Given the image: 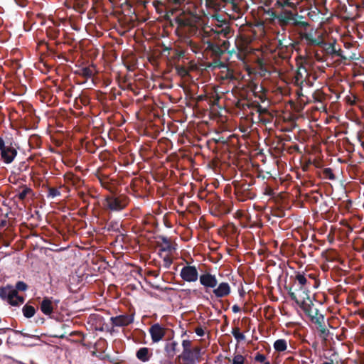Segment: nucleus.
<instances>
[{
    "mask_svg": "<svg viewBox=\"0 0 364 364\" xmlns=\"http://www.w3.org/2000/svg\"><path fill=\"white\" fill-rule=\"evenodd\" d=\"M183 350L176 358L177 364H198L202 360L203 348L200 346H193V342L184 339L181 343Z\"/></svg>",
    "mask_w": 364,
    "mask_h": 364,
    "instance_id": "obj_1",
    "label": "nucleus"
},
{
    "mask_svg": "<svg viewBox=\"0 0 364 364\" xmlns=\"http://www.w3.org/2000/svg\"><path fill=\"white\" fill-rule=\"evenodd\" d=\"M304 16L299 15L297 12L290 9H282L279 12L277 24L285 30L289 26L293 27L306 28L309 26V23L306 21H301Z\"/></svg>",
    "mask_w": 364,
    "mask_h": 364,
    "instance_id": "obj_2",
    "label": "nucleus"
},
{
    "mask_svg": "<svg viewBox=\"0 0 364 364\" xmlns=\"http://www.w3.org/2000/svg\"><path fill=\"white\" fill-rule=\"evenodd\" d=\"M255 183V179L251 177L241 181H234L232 185L237 199L241 201H245L255 198L256 193L252 188Z\"/></svg>",
    "mask_w": 364,
    "mask_h": 364,
    "instance_id": "obj_3",
    "label": "nucleus"
},
{
    "mask_svg": "<svg viewBox=\"0 0 364 364\" xmlns=\"http://www.w3.org/2000/svg\"><path fill=\"white\" fill-rule=\"evenodd\" d=\"M292 288L289 290V295L291 300L294 301L299 306L304 310V311L311 317L312 322L316 326L325 322L324 316L319 313V311L314 308V304L311 300L308 302H300L298 299L295 292L291 291Z\"/></svg>",
    "mask_w": 364,
    "mask_h": 364,
    "instance_id": "obj_4",
    "label": "nucleus"
},
{
    "mask_svg": "<svg viewBox=\"0 0 364 364\" xmlns=\"http://www.w3.org/2000/svg\"><path fill=\"white\" fill-rule=\"evenodd\" d=\"M323 51L326 55L330 56L331 58H334L336 57L339 58L340 63L346 62L348 60H355L358 58L355 57V54H353L352 55H346L336 40H333V42L326 41L323 48Z\"/></svg>",
    "mask_w": 364,
    "mask_h": 364,
    "instance_id": "obj_5",
    "label": "nucleus"
},
{
    "mask_svg": "<svg viewBox=\"0 0 364 364\" xmlns=\"http://www.w3.org/2000/svg\"><path fill=\"white\" fill-rule=\"evenodd\" d=\"M0 298L12 306H19L25 301V298L16 293L11 284L0 287Z\"/></svg>",
    "mask_w": 364,
    "mask_h": 364,
    "instance_id": "obj_6",
    "label": "nucleus"
},
{
    "mask_svg": "<svg viewBox=\"0 0 364 364\" xmlns=\"http://www.w3.org/2000/svg\"><path fill=\"white\" fill-rule=\"evenodd\" d=\"M316 80V77L315 75H311L304 65H300L296 72L294 84L297 87L304 85L311 87L313 86L314 81Z\"/></svg>",
    "mask_w": 364,
    "mask_h": 364,
    "instance_id": "obj_7",
    "label": "nucleus"
},
{
    "mask_svg": "<svg viewBox=\"0 0 364 364\" xmlns=\"http://www.w3.org/2000/svg\"><path fill=\"white\" fill-rule=\"evenodd\" d=\"M129 202V199L125 195L107 196L105 198V205L111 211L122 210L127 206Z\"/></svg>",
    "mask_w": 364,
    "mask_h": 364,
    "instance_id": "obj_8",
    "label": "nucleus"
},
{
    "mask_svg": "<svg viewBox=\"0 0 364 364\" xmlns=\"http://www.w3.org/2000/svg\"><path fill=\"white\" fill-rule=\"evenodd\" d=\"M294 282H297L299 285V289H296V291L301 292V294L299 295L300 299H298L300 301V302L309 301V300H311L309 295V287L310 286V282L308 281L304 274L298 272L294 277Z\"/></svg>",
    "mask_w": 364,
    "mask_h": 364,
    "instance_id": "obj_9",
    "label": "nucleus"
},
{
    "mask_svg": "<svg viewBox=\"0 0 364 364\" xmlns=\"http://www.w3.org/2000/svg\"><path fill=\"white\" fill-rule=\"evenodd\" d=\"M17 154L16 149L11 144L6 146L4 140L0 136V156L2 161L6 164H10L14 161Z\"/></svg>",
    "mask_w": 364,
    "mask_h": 364,
    "instance_id": "obj_10",
    "label": "nucleus"
},
{
    "mask_svg": "<svg viewBox=\"0 0 364 364\" xmlns=\"http://www.w3.org/2000/svg\"><path fill=\"white\" fill-rule=\"evenodd\" d=\"M167 328L159 323L153 324L149 329V333L153 343L162 341L166 335Z\"/></svg>",
    "mask_w": 364,
    "mask_h": 364,
    "instance_id": "obj_11",
    "label": "nucleus"
},
{
    "mask_svg": "<svg viewBox=\"0 0 364 364\" xmlns=\"http://www.w3.org/2000/svg\"><path fill=\"white\" fill-rule=\"evenodd\" d=\"M199 279L200 284L204 287L206 293H210V289L216 287L218 283L215 275L209 272L201 274Z\"/></svg>",
    "mask_w": 364,
    "mask_h": 364,
    "instance_id": "obj_12",
    "label": "nucleus"
},
{
    "mask_svg": "<svg viewBox=\"0 0 364 364\" xmlns=\"http://www.w3.org/2000/svg\"><path fill=\"white\" fill-rule=\"evenodd\" d=\"M180 276L187 282H194L198 280V272L195 266L187 265L181 269Z\"/></svg>",
    "mask_w": 364,
    "mask_h": 364,
    "instance_id": "obj_13",
    "label": "nucleus"
},
{
    "mask_svg": "<svg viewBox=\"0 0 364 364\" xmlns=\"http://www.w3.org/2000/svg\"><path fill=\"white\" fill-rule=\"evenodd\" d=\"M134 314H122L110 318L112 326L125 327L134 322Z\"/></svg>",
    "mask_w": 364,
    "mask_h": 364,
    "instance_id": "obj_14",
    "label": "nucleus"
},
{
    "mask_svg": "<svg viewBox=\"0 0 364 364\" xmlns=\"http://www.w3.org/2000/svg\"><path fill=\"white\" fill-rule=\"evenodd\" d=\"M164 350L166 357L172 358L179 351L178 343L172 338H169L166 341Z\"/></svg>",
    "mask_w": 364,
    "mask_h": 364,
    "instance_id": "obj_15",
    "label": "nucleus"
},
{
    "mask_svg": "<svg viewBox=\"0 0 364 364\" xmlns=\"http://www.w3.org/2000/svg\"><path fill=\"white\" fill-rule=\"evenodd\" d=\"M212 292L216 298H223L228 296L230 292V286L228 282H221L216 287L213 289Z\"/></svg>",
    "mask_w": 364,
    "mask_h": 364,
    "instance_id": "obj_16",
    "label": "nucleus"
},
{
    "mask_svg": "<svg viewBox=\"0 0 364 364\" xmlns=\"http://www.w3.org/2000/svg\"><path fill=\"white\" fill-rule=\"evenodd\" d=\"M206 51H210L211 55L215 58H219L221 55L225 53V49L222 48L218 44H215L211 41L207 42Z\"/></svg>",
    "mask_w": 364,
    "mask_h": 364,
    "instance_id": "obj_17",
    "label": "nucleus"
},
{
    "mask_svg": "<svg viewBox=\"0 0 364 364\" xmlns=\"http://www.w3.org/2000/svg\"><path fill=\"white\" fill-rule=\"evenodd\" d=\"M153 355L152 349L147 347H141L136 352V357L142 362H147Z\"/></svg>",
    "mask_w": 364,
    "mask_h": 364,
    "instance_id": "obj_18",
    "label": "nucleus"
},
{
    "mask_svg": "<svg viewBox=\"0 0 364 364\" xmlns=\"http://www.w3.org/2000/svg\"><path fill=\"white\" fill-rule=\"evenodd\" d=\"M65 181L71 186L79 188L83 184V181L73 173H67L64 175Z\"/></svg>",
    "mask_w": 364,
    "mask_h": 364,
    "instance_id": "obj_19",
    "label": "nucleus"
},
{
    "mask_svg": "<svg viewBox=\"0 0 364 364\" xmlns=\"http://www.w3.org/2000/svg\"><path fill=\"white\" fill-rule=\"evenodd\" d=\"M41 311L46 316H50L53 311V302L50 298L44 297L40 304Z\"/></svg>",
    "mask_w": 364,
    "mask_h": 364,
    "instance_id": "obj_20",
    "label": "nucleus"
},
{
    "mask_svg": "<svg viewBox=\"0 0 364 364\" xmlns=\"http://www.w3.org/2000/svg\"><path fill=\"white\" fill-rule=\"evenodd\" d=\"M95 66L94 64L87 67H80L75 71V74L82 76L85 78H90L94 74Z\"/></svg>",
    "mask_w": 364,
    "mask_h": 364,
    "instance_id": "obj_21",
    "label": "nucleus"
},
{
    "mask_svg": "<svg viewBox=\"0 0 364 364\" xmlns=\"http://www.w3.org/2000/svg\"><path fill=\"white\" fill-rule=\"evenodd\" d=\"M303 38L306 41L309 45L310 46H318L321 47L322 49L326 41L320 39L314 38L311 33H305L303 35Z\"/></svg>",
    "mask_w": 364,
    "mask_h": 364,
    "instance_id": "obj_22",
    "label": "nucleus"
},
{
    "mask_svg": "<svg viewBox=\"0 0 364 364\" xmlns=\"http://www.w3.org/2000/svg\"><path fill=\"white\" fill-rule=\"evenodd\" d=\"M220 73V77L222 80L233 81L236 80V77L234 74L232 69L228 68L226 65V68H223Z\"/></svg>",
    "mask_w": 364,
    "mask_h": 364,
    "instance_id": "obj_23",
    "label": "nucleus"
},
{
    "mask_svg": "<svg viewBox=\"0 0 364 364\" xmlns=\"http://www.w3.org/2000/svg\"><path fill=\"white\" fill-rule=\"evenodd\" d=\"M36 311L35 307L30 305L28 303L26 304L22 308L23 314L27 318L33 317Z\"/></svg>",
    "mask_w": 364,
    "mask_h": 364,
    "instance_id": "obj_24",
    "label": "nucleus"
},
{
    "mask_svg": "<svg viewBox=\"0 0 364 364\" xmlns=\"http://www.w3.org/2000/svg\"><path fill=\"white\" fill-rule=\"evenodd\" d=\"M243 107L247 106L249 108H254L257 112L259 114H264L268 113V110L266 108L262 107L258 102H252L251 104H243Z\"/></svg>",
    "mask_w": 364,
    "mask_h": 364,
    "instance_id": "obj_25",
    "label": "nucleus"
},
{
    "mask_svg": "<svg viewBox=\"0 0 364 364\" xmlns=\"http://www.w3.org/2000/svg\"><path fill=\"white\" fill-rule=\"evenodd\" d=\"M159 239L162 241L163 246L161 247L160 251L161 252H169L171 251L173 247L170 240L165 236H159Z\"/></svg>",
    "mask_w": 364,
    "mask_h": 364,
    "instance_id": "obj_26",
    "label": "nucleus"
},
{
    "mask_svg": "<svg viewBox=\"0 0 364 364\" xmlns=\"http://www.w3.org/2000/svg\"><path fill=\"white\" fill-rule=\"evenodd\" d=\"M274 348L276 351L283 352L287 348V341L284 339H278L274 342Z\"/></svg>",
    "mask_w": 364,
    "mask_h": 364,
    "instance_id": "obj_27",
    "label": "nucleus"
},
{
    "mask_svg": "<svg viewBox=\"0 0 364 364\" xmlns=\"http://www.w3.org/2000/svg\"><path fill=\"white\" fill-rule=\"evenodd\" d=\"M265 14L269 16V23H277L279 13L274 11L272 9H269L265 11Z\"/></svg>",
    "mask_w": 364,
    "mask_h": 364,
    "instance_id": "obj_28",
    "label": "nucleus"
},
{
    "mask_svg": "<svg viewBox=\"0 0 364 364\" xmlns=\"http://www.w3.org/2000/svg\"><path fill=\"white\" fill-rule=\"evenodd\" d=\"M28 289V285L23 282V281H18L15 286H13V289L16 292L18 293V291H26Z\"/></svg>",
    "mask_w": 364,
    "mask_h": 364,
    "instance_id": "obj_29",
    "label": "nucleus"
},
{
    "mask_svg": "<svg viewBox=\"0 0 364 364\" xmlns=\"http://www.w3.org/2000/svg\"><path fill=\"white\" fill-rule=\"evenodd\" d=\"M232 334L237 342L242 341L245 339V335L242 333H240V328L238 327H235L232 328Z\"/></svg>",
    "mask_w": 364,
    "mask_h": 364,
    "instance_id": "obj_30",
    "label": "nucleus"
},
{
    "mask_svg": "<svg viewBox=\"0 0 364 364\" xmlns=\"http://www.w3.org/2000/svg\"><path fill=\"white\" fill-rule=\"evenodd\" d=\"M60 194H61L60 191L57 188H54V187H48V188L47 198H54L57 196H60Z\"/></svg>",
    "mask_w": 364,
    "mask_h": 364,
    "instance_id": "obj_31",
    "label": "nucleus"
},
{
    "mask_svg": "<svg viewBox=\"0 0 364 364\" xmlns=\"http://www.w3.org/2000/svg\"><path fill=\"white\" fill-rule=\"evenodd\" d=\"M32 191V190L30 188L28 187H23L22 191H20L18 194V198L21 200H24L28 193H30Z\"/></svg>",
    "mask_w": 364,
    "mask_h": 364,
    "instance_id": "obj_32",
    "label": "nucleus"
},
{
    "mask_svg": "<svg viewBox=\"0 0 364 364\" xmlns=\"http://www.w3.org/2000/svg\"><path fill=\"white\" fill-rule=\"evenodd\" d=\"M8 214L2 213L1 210L0 209V230L6 227L8 224Z\"/></svg>",
    "mask_w": 364,
    "mask_h": 364,
    "instance_id": "obj_33",
    "label": "nucleus"
},
{
    "mask_svg": "<svg viewBox=\"0 0 364 364\" xmlns=\"http://www.w3.org/2000/svg\"><path fill=\"white\" fill-rule=\"evenodd\" d=\"M208 67H212L213 68H218L222 69L223 68H226V64L220 61L219 58H216L209 64Z\"/></svg>",
    "mask_w": 364,
    "mask_h": 364,
    "instance_id": "obj_34",
    "label": "nucleus"
},
{
    "mask_svg": "<svg viewBox=\"0 0 364 364\" xmlns=\"http://www.w3.org/2000/svg\"><path fill=\"white\" fill-rule=\"evenodd\" d=\"M323 174L325 178L334 180L336 178L334 173L331 168H325L323 171Z\"/></svg>",
    "mask_w": 364,
    "mask_h": 364,
    "instance_id": "obj_35",
    "label": "nucleus"
},
{
    "mask_svg": "<svg viewBox=\"0 0 364 364\" xmlns=\"http://www.w3.org/2000/svg\"><path fill=\"white\" fill-rule=\"evenodd\" d=\"M176 72L178 75L181 77H186L188 75V69L182 65H178L176 67Z\"/></svg>",
    "mask_w": 364,
    "mask_h": 364,
    "instance_id": "obj_36",
    "label": "nucleus"
},
{
    "mask_svg": "<svg viewBox=\"0 0 364 364\" xmlns=\"http://www.w3.org/2000/svg\"><path fill=\"white\" fill-rule=\"evenodd\" d=\"M100 184L104 188L111 192L113 191V184L112 183V180L109 178L105 181L100 182Z\"/></svg>",
    "mask_w": 364,
    "mask_h": 364,
    "instance_id": "obj_37",
    "label": "nucleus"
},
{
    "mask_svg": "<svg viewBox=\"0 0 364 364\" xmlns=\"http://www.w3.org/2000/svg\"><path fill=\"white\" fill-rule=\"evenodd\" d=\"M245 360L246 359L243 355L237 354L233 357L232 364H245Z\"/></svg>",
    "mask_w": 364,
    "mask_h": 364,
    "instance_id": "obj_38",
    "label": "nucleus"
},
{
    "mask_svg": "<svg viewBox=\"0 0 364 364\" xmlns=\"http://www.w3.org/2000/svg\"><path fill=\"white\" fill-rule=\"evenodd\" d=\"M329 335H330V331L327 328H326L324 329H320L319 336L324 341H326L328 339Z\"/></svg>",
    "mask_w": 364,
    "mask_h": 364,
    "instance_id": "obj_39",
    "label": "nucleus"
},
{
    "mask_svg": "<svg viewBox=\"0 0 364 364\" xmlns=\"http://www.w3.org/2000/svg\"><path fill=\"white\" fill-rule=\"evenodd\" d=\"M186 51L183 50H176L174 52L173 58L175 60H180L184 58Z\"/></svg>",
    "mask_w": 364,
    "mask_h": 364,
    "instance_id": "obj_40",
    "label": "nucleus"
},
{
    "mask_svg": "<svg viewBox=\"0 0 364 364\" xmlns=\"http://www.w3.org/2000/svg\"><path fill=\"white\" fill-rule=\"evenodd\" d=\"M163 260H164L163 266L166 269H168L173 262L171 257L168 255H166L164 257Z\"/></svg>",
    "mask_w": 364,
    "mask_h": 364,
    "instance_id": "obj_41",
    "label": "nucleus"
},
{
    "mask_svg": "<svg viewBox=\"0 0 364 364\" xmlns=\"http://www.w3.org/2000/svg\"><path fill=\"white\" fill-rule=\"evenodd\" d=\"M255 360L259 363H264L266 360V356L264 354L257 353L255 357Z\"/></svg>",
    "mask_w": 364,
    "mask_h": 364,
    "instance_id": "obj_42",
    "label": "nucleus"
},
{
    "mask_svg": "<svg viewBox=\"0 0 364 364\" xmlns=\"http://www.w3.org/2000/svg\"><path fill=\"white\" fill-rule=\"evenodd\" d=\"M264 194L267 195V196H273L274 195V191L272 188H271L270 186H267L264 188Z\"/></svg>",
    "mask_w": 364,
    "mask_h": 364,
    "instance_id": "obj_43",
    "label": "nucleus"
},
{
    "mask_svg": "<svg viewBox=\"0 0 364 364\" xmlns=\"http://www.w3.org/2000/svg\"><path fill=\"white\" fill-rule=\"evenodd\" d=\"M70 336H79L82 338V339L80 341H78V342L81 344H82L83 346H85V344L82 343V341L84 340L85 336L80 331H73L72 333H70Z\"/></svg>",
    "mask_w": 364,
    "mask_h": 364,
    "instance_id": "obj_44",
    "label": "nucleus"
},
{
    "mask_svg": "<svg viewBox=\"0 0 364 364\" xmlns=\"http://www.w3.org/2000/svg\"><path fill=\"white\" fill-rule=\"evenodd\" d=\"M145 224H154L155 223V218L153 215H149L144 219Z\"/></svg>",
    "mask_w": 364,
    "mask_h": 364,
    "instance_id": "obj_45",
    "label": "nucleus"
},
{
    "mask_svg": "<svg viewBox=\"0 0 364 364\" xmlns=\"http://www.w3.org/2000/svg\"><path fill=\"white\" fill-rule=\"evenodd\" d=\"M28 168V164L26 161L21 162L19 164L18 169L20 171H26Z\"/></svg>",
    "mask_w": 364,
    "mask_h": 364,
    "instance_id": "obj_46",
    "label": "nucleus"
},
{
    "mask_svg": "<svg viewBox=\"0 0 364 364\" xmlns=\"http://www.w3.org/2000/svg\"><path fill=\"white\" fill-rule=\"evenodd\" d=\"M79 197L82 200L83 203H89L88 199L89 196L85 193L84 192H80L78 193Z\"/></svg>",
    "mask_w": 364,
    "mask_h": 364,
    "instance_id": "obj_47",
    "label": "nucleus"
},
{
    "mask_svg": "<svg viewBox=\"0 0 364 364\" xmlns=\"http://www.w3.org/2000/svg\"><path fill=\"white\" fill-rule=\"evenodd\" d=\"M97 178H98L100 183L102 182V181H106L107 179H108L109 177L108 175L107 174H104V173H97Z\"/></svg>",
    "mask_w": 364,
    "mask_h": 364,
    "instance_id": "obj_48",
    "label": "nucleus"
},
{
    "mask_svg": "<svg viewBox=\"0 0 364 364\" xmlns=\"http://www.w3.org/2000/svg\"><path fill=\"white\" fill-rule=\"evenodd\" d=\"M194 331L198 336H203L205 334V331L201 326L196 327Z\"/></svg>",
    "mask_w": 364,
    "mask_h": 364,
    "instance_id": "obj_49",
    "label": "nucleus"
},
{
    "mask_svg": "<svg viewBox=\"0 0 364 364\" xmlns=\"http://www.w3.org/2000/svg\"><path fill=\"white\" fill-rule=\"evenodd\" d=\"M232 311L234 313H238V312H240L241 311V308L238 305L235 304L232 307Z\"/></svg>",
    "mask_w": 364,
    "mask_h": 364,
    "instance_id": "obj_50",
    "label": "nucleus"
},
{
    "mask_svg": "<svg viewBox=\"0 0 364 364\" xmlns=\"http://www.w3.org/2000/svg\"><path fill=\"white\" fill-rule=\"evenodd\" d=\"M299 89L296 90V94L299 97H301V96H303V94H302V87L303 86L301 87H298Z\"/></svg>",
    "mask_w": 364,
    "mask_h": 364,
    "instance_id": "obj_51",
    "label": "nucleus"
},
{
    "mask_svg": "<svg viewBox=\"0 0 364 364\" xmlns=\"http://www.w3.org/2000/svg\"><path fill=\"white\" fill-rule=\"evenodd\" d=\"M325 322L321 324L317 325V329L318 332L320 331V329H324L326 328Z\"/></svg>",
    "mask_w": 364,
    "mask_h": 364,
    "instance_id": "obj_52",
    "label": "nucleus"
},
{
    "mask_svg": "<svg viewBox=\"0 0 364 364\" xmlns=\"http://www.w3.org/2000/svg\"><path fill=\"white\" fill-rule=\"evenodd\" d=\"M149 274L154 276V277H157L159 275V273L157 272H150Z\"/></svg>",
    "mask_w": 364,
    "mask_h": 364,
    "instance_id": "obj_53",
    "label": "nucleus"
},
{
    "mask_svg": "<svg viewBox=\"0 0 364 364\" xmlns=\"http://www.w3.org/2000/svg\"><path fill=\"white\" fill-rule=\"evenodd\" d=\"M344 46H345V47H346V48H350L352 46V43H345V45H344Z\"/></svg>",
    "mask_w": 364,
    "mask_h": 364,
    "instance_id": "obj_54",
    "label": "nucleus"
},
{
    "mask_svg": "<svg viewBox=\"0 0 364 364\" xmlns=\"http://www.w3.org/2000/svg\"><path fill=\"white\" fill-rule=\"evenodd\" d=\"M6 330H10V328H6ZM5 328H0V334L5 333Z\"/></svg>",
    "mask_w": 364,
    "mask_h": 364,
    "instance_id": "obj_55",
    "label": "nucleus"
},
{
    "mask_svg": "<svg viewBox=\"0 0 364 364\" xmlns=\"http://www.w3.org/2000/svg\"><path fill=\"white\" fill-rule=\"evenodd\" d=\"M257 88H258V86L257 85H255L254 87H253V92H257Z\"/></svg>",
    "mask_w": 364,
    "mask_h": 364,
    "instance_id": "obj_56",
    "label": "nucleus"
},
{
    "mask_svg": "<svg viewBox=\"0 0 364 364\" xmlns=\"http://www.w3.org/2000/svg\"><path fill=\"white\" fill-rule=\"evenodd\" d=\"M15 333H21L22 336H26V334L19 331H14Z\"/></svg>",
    "mask_w": 364,
    "mask_h": 364,
    "instance_id": "obj_57",
    "label": "nucleus"
},
{
    "mask_svg": "<svg viewBox=\"0 0 364 364\" xmlns=\"http://www.w3.org/2000/svg\"><path fill=\"white\" fill-rule=\"evenodd\" d=\"M322 364H334L333 360H331V362H323Z\"/></svg>",
    "mask_w": 364,
    "mask_h": 364,
    "instance_id": "obj_58",
    "label": "nucleus"
},
{
    "mask_svg": "<svg viewBox=\"0 0 364 364\" xmlns=\"http://www.w3.org/2000/svg\"><path fill=\"white\" fill-rule=\"evenodd\" d=\"M279 47H282L283 46V44H282V41L281 40L279 41V45H278Z\"/></svg>",
    "mask_w": 364,
    "mask_h": 364,
    "instance_id": "obj_59",
    "label": "nucleus"
},
{
    "mask_svg": "<svg viewBox=\"0 0 364 364\" xmlns=\"http://www.w3.org/2000/svg\"><path fill=\"white\" fill-rule=\"evenodd\" d=\"M309 277L310 278L314 279V277L312 274H309Z\"/></svg>",
    "mask_w": 364,
    "mask_h": 364,
    "instance_id": "obj_60",
    "label": "nucleus"
},
{
    "mask_svg": "<svg viewBox=\"0 0 364 364\" xmlns=\"http://www.w3.org/2000/svg\"><path fill=\"white\" fill-rule=\"evenodd\" d=\"M227 42L226 41H223V45L224 46V47L225 48V45H226Z\"/></svg>",
    "mask_w": 364,
    "mask_h": 364,
    "instance_id": "obj_61",
    "label": "nucleus"
},
{
    "mask_svg": "<svg viewBox=\"0 0 364 364\" xmlns=\"http://www.w3.org/2000/svg\"><path fill=\"white\" fill-rule=\"evenodd\" d=\"M263 364H270V363L267 361V362H264Z\"/></svg>",
    "mask_w": 364,
    "mask_h": 364,
    "instance_id": "obj_62",
    "label": "nucleus"
},
{
    "mask_svg": "<svg viewBox=\"0 0 364 364\" xmlns=\"http://www.w3.org/2000/svg\"><path fill=\"white\" fill-rule=\"evenodd\" d=\"M221 1H223V2H227L228 1V0H221Z\"/></svg>",
    "mask_w": 364,
    "mask_h": 364,
    "instance_id": "obj_63",
    "label": "nucleus"
}]
</instances>
